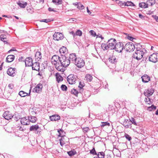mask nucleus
<instances>
[{"mask_svg": "<svg viewBox=\"0 0 158 158\" xmlns=\"http://www.w3.org/2000/svg\"><path fill=\"white\" fill-rule=\"evenodd\" d=\"M123 125L126 128H131V123L130 120L128 121V119H125L123 123Z\"/></svg>", "mask_w": 158, "mask_h": 158, "instance_id": "4468645a", "label": "nucleus"}, {"mask_svg": "<svg viewBox=\"0 0 158 158\" xmlns=\"http://www.w3.org/2000/svg\"><path fill=\"white\" fill-rule=\"evenodd\" d=\"M0 38L1 40L3 41L4 42H6H6V35H1L0 36Z\"/></svg>", "mask_w": 158, "mask_h": 158, "instance_id": "f704fd0d", "label": "nucleus"}, {"mask_svg": "<svg viewBox=\"0 0 158 158\" xmlns=\"http://www.w3.org/2000/svg\"><path fill=\"white\" fill-rule=\"evenodd\" d=\"M124 49H126L127 52H130L134 50L135 49V46L132 43L129 42L126 44Z\"/></svg>", "mask_w": 158, "mask_h": 158, "instance_id": "20e7f679", "label": "nucleus"}, {"mask_svg": "<svg viewBox=\"0 0 158 158\" xmlns=\"http://www.w3.org/2000/svg\"><path fill=\"white\" fill-rule=\"evenodd\" d=\"M42 58L41 53L40 52L37 51L36 52L35 55V58L36 61H40Z\"/></svg>", "mask_w": 158, "mask_h": 158, "instance_id": "aec40b11", "label": "nucleus"}, {"mask_svg": "<svg viewBox=\"0 0 158 158\" xmlns=\"http://www.w3.org/2000/svg\"><path fill=\"white\" fill-rule=\"evenodd\" d=\"M40 128L39 125L36 124L31 126L29 128V131H35L36 134H39L40 132V131H39V129H40Z\"/></svg>", "mask_w": 158, "mask_h": 158, "instance_id": "9b49d317", "label": "nucleus"}, {"mask_svg": "<svg viewBox=\"0 0 158 158\" xmlns=\"http://www.w3.org/2000/svg\"><path fill=\"white\" fill-rule=\"evenodd\" d=\"M56 81L58 82L62 81L63 80V78L62 77L59 75H56Z\"/></svg>", "mask_w": 158, "mask_h": 158, "instance_id": "473e14b6", "label": "nucleus"}, {"mask_svg": "<svg viewBox=\"0 0 158 158\" xmlns=\"http://www.w3.org/2000/svg\"><path fill=\"white\" fill-rule=\"evenodd\" d=\"M123 3L125 6H134L135 4L132 2L131 1H127V2H123Z\"/></svg>", "mask_w": 158, "mask_h": 158, "instance_id": "2f4dec72", "label": "nucleus"}, {"mask_svg": "<svg viewBox=\"0 0 158 158\" xmlns=\"http://www.w3.org/2000/svg\"><path fill=\"white\" fill-rule=\"evenodd\" d=\"M127 38L130 40L131 41H133L134 40H135V39L133 37H132L131 36L129 35H127Z\"/></svg>", "mask_w": 158, "mask_h": 158, "instance_id": "603ef678", "label": "nucleus"}, {"mask_svg": "<svg viewBox=\"0 0 158 158\" xmlns=\"http://www.w3.org/2000/svg\"><path fill=\"white\" fill-rule=\"evenodd\" d=\"M8 87L9 88L12 89L13 88L14 86L13 84H10L9 85Z\"/></svg>", "mask_w": 158, "mask_h": 158, "instance_id": "e2e57ef3", "label": "nucleus"}, {"mask_svg": "<svg viewBox=\"0 0 158 158\" xmlns=\"http://www.w3.org/2000/svg\"><path fill=\"white\" fill-rule=\"evenodd\" d=\"M18 129L20 130V131H25V129L24 128H23V127H18Z\"/></svg>", "mask_w": 158, "mask_h": 158, "instance_id": "052dcab7", "label": "nucleus"}, {"mask_svg": "<svg viewBox=\"0 0 158 158\" xmlns=\"http://www.w3.org/2000/svg\"><path fill=\"white\" fill-rule=\"evenodd\" d=\"M144 101L147 104H149L151 102L150 99L148 97L145 98Z\"/></svg>", "mask_w": 158, "mask_h": 158, "instance_id": "8fccbe9b", "label": "nucleus"}, {"mask_svg": "<svg viewBox=\"0 0 158 158\" xmlns=\"http://www.w3.org/2000/svg\"><path fill=\"white\" fill-rule=\"evenodd\" d=\"M74 63L79 68H82L85 65V62L83 59L79 57L77 58Z\"/></svg>", "mask_w": 158, "mask_h": 158, "instance_id": "39448f33", "label": "nucleus"}, {"mask_svg": "<svg viewBox=\"0 0 158 158\" xmlns=\"http://www.w3.org/2000/svg\"><path fill=\"white\" fill-rule=\"evenodd\" d=\"M87 13L88 14H90L91 13L89 10V9L88 8V7H87Z\"/></svg>", "mask_w": 158, "mask_h": 158, "instance_id": "338daca9", "label": "nucleus"}, {"mask_svg": "<svg viewBox=\"0 0 158 158\" xmlns=\"http://www.w3.org/2000/svg\"><path fill=\"white\" fill-rule=\"evenodd\" d=\"M105 158H111V157L110 155H107L105 157Z\"/></svg>", "mask_w": 158, "mask_h": 158, "instance_id": "774afa93", "label": "nucleus"}, {"mask_svg": "<svg viewBox=\"0 0 158 158\" xmlns=\"http://www.w3.org/2000/svg\"><path fill=\"white\" fill-rule=\"evenodd\" d=\"M71 93L73 94H74V95L77 96L78 93V92L75 89H73L71 90Z\"/></svg>", "mask_w": 158, "mask_h": 158, "instance_id": "a19ab883", "label": "nucleus"}, {"mask_svg": "<svg viewBox=\"0 0 158 158\" xmlns=\"http://www.w3.org/2000/svg\"><path fill=\"white\" fill-rule=\"evenodd\" d=\"M108 46L109 48L110 49H114L115 45L117 44L116 41L114 39H111L108 40Z\"/></svg>", "mask_w": 158, "mask_h": 158, "instance_id": "423d86ee", "label": "nucleus"}, {"mask_svg": "<svg viewBox=\"0 0 158 158\" xmlns=\"http://www.w3.org/2000/svg\"><path fill=\"white\" fill-rule=\"evenodd\" d=\"M90 33L91 35L94 37H95L96 35V33L94 31L91 30L90 31Z\"/></svg>", "mask_w": 158, "mask_h": 158, "instance_id": "4d7b16f0", "label": "nucleus"}, {"mask_svg": "<svg viewBox=\"0 0 158 158\" xmlns=\"http://www.w3.org/2000/svg\"><path fill=\"white\" fill-rule=\"evenodd\" d=\"M20 122L21 124L23 125H27L30 124V121H29L28 118H27L25 117L21 118Z\"/></svg>", "mask_w": 158, "mask_h": 158, "instance_id": "a211bd4d", "label": "nucleus"}, {"mask_svg": "<svg viewBox=\"0 0 158 158\" xmlns=\"http://www.w3.org/2000/svg\"><path fill=\"white\" fill-rule=\"evenodd\" d=\"M50 118L52 121H56L60 119V117L59 115H53L50 116Z\"/></svg>", "mask_w": 158, "mask_h": 158, "instance_id": "5701e85b", "label": "nucleus"}, {"mask_svg": "<svg viewBox=\"0 0 158 158\" xmlns=\"http://www.w3.org/2000/svg\"><path fill=\"white\" fill-rule=\"evenodd\" d=\"M61 88L63 91H66L67 89V87L64 85H62L61 86Z\"/></svg>", "mask_w": 158, "mask_h": 158, "instance_id": "49530a36", "label": "nucleus"}, {"mask_svg": "<svg viewBox=\"0 0 158 158\" xmlns=\"http://www.w3.org/2000/svg\"><path fill=\"white\" fill-rule=\"evenodd\" d=\"M110 123L107 122H102L101 124V125L102 127H104L106 126H110Z\"/></svg>", "mask_w": 158, "mask_h": 158, "instance_id": "09e8293b", "label": "nucleus"}, {"mask_svg": "<svg viewBox=\"0 0 158 158\" xmlns=\"http://www.w3.org/2000/svg\"><path fill=\"white\" fill-rule=\"evenodd\" d=\"M16 69L15 68H9L7 71V74L10 76H14L15 75V72Z\"/></svg>", "mask_w": 158, "mask_h": 158, "instance_id": "f8f14e48", "label": "nucleus"}, {"mask_svg": "<svg viewBox=\"0 0 158 158\" xmlns=\"http://www.w3.org/2000/svg\"><path fill=\"white\" fill-rule=\"evenodd\" d=\"M84 86V83L83 82H81V81L80 82L78 87L80 88V89H82Z\"/></svg>", "mask_w": 158, "mask_h": 158, "instance_id": "5fc2aeb1", "label": "nucleus"}, {"mask_svg": "<svg viewBox=\"0 0 158 158\" xmlns=\"http://www.w3.org/2000/svg\"><path fill=\"white\" fill-rule=\"evenodd\" d=\"M156 109V106L152 105L151 106L148 108V110L149 111H152V110H155Z\"/></svg>", "mask_w": 158, "mask_h": 158, "instance_id": "c03bdc74", "label": "nucleus"}, {"mask_svg": "<svg viewBox=\"0 0 158 158\" xmlns=\"http://www.w3.org/2000/svg\"><path fill=\"white\" fill-rule=\"evenodd\" d=\"M77 59L76 55L75 53H72L69 55V60L70 61V62H72L74 63Z\"/></svg>", "mask_w": 158, "mask_h": 158, "instance_id": "dca6fc26", "label": "nucleus"}, {"mask_svg": "<svg viewBox=\"0 0 158 158\" xmlns=\"http://www.w3.org/2000/svg\"><path fill=\"white\" fill-rule=\"evenodd\" d=\"M76 34L77 35L81 36L82 35V32L81 30H78L76 31Z\"/></svg>", "mask_w": 158, "mask_h": 158, "instance_id": "864d4df0", "label": "nucleus"}, {"mask_svg": "<svg viewBox=\"0 0 158 158\" xmlns=\"http://www.w3.org/2000/svg\"><path fill=\"white\" fill-rule=\"evenodd\" d=\"M89 128L88 127H86L83 128V131L85 133L89 131Z\"/></svg>", "mask_w": 158, "mask_h": 158, "instance_id": "6e6d98bb", "label": "nucleus"}, {"mask_svg": "<svg viewBox=\"0 0 158 158\" xmlns=\"http://www.w3.org/2000/svg\"><path fill=\"white\" fill-rule=\"evenodd\" d=\"M125 136L126 139L129 141H130L131 139V137L127 134H125Z\"/></svg>", "mask_w": 158, "mask_h": 158, "instance_id": "3c124183", "label": "nucleus"}, {"mask_svg": "<svg viewBox=\"0 0 158 158\" xmlns=\"http://www.w3.org/2000/svg\"><path fill=\"white\" fill-rule=\"evenodd\" d=\"M18 5L21 7L22 8H25L27 5V3L23 2H22L19 1L17 2Z\"/></svg>", "mask_w": 158, "mask_h": 158, "instance_id": "bb28decb", "label": "nucleus"}, {"mask_svg": "<svg viewBox=\"0 0 158 158\" xmlns=\"http://www.w3.org/2000/svg\"><path fill=\"white\" fill-rule=\"evenodd\" d=\"M27 10L28 11V12L29 13H32L33 12V11L32 10H31L30 8H27Z\"/></svg>", "mask_w": 158, "mask_h": 158, "instance_id": "bf43d9fd", "label": "nucleus"}, {"mask_svg": "<svg viewBox=\"0 0 158 158\" xmlns=\"http://www.w3.org/2000/svg\"><path fill=\"white\" fill-rule=\"evenodd\" d=\"M32 59L30 57H28L26 59L25 64L26 66H31L32 64Z\"/></svg>", "mask_w": 158, "mask_h": 158, "instance_id": "f3484780", "label": "nucleus"}, {"mask_svg": "<svg viewBox=\"0 0 158 158\" xmlns=\"http://www.w3.org/2000/svg\"><path fill=\"white\" fill-rule=\"evenodd\" d=\"M3 117L6 119L7 120L11 119L13 116L10 112L9 111H5L3 114Z\"/></svg>", "mask_w": 158, "mask_h": 158, "instance_id": "ddd939ff", "label": "nucleus"}, {"mask_svg": "<svg viewBox=\"0 0 158 158\" xmlns=\"http://www.w3.org/2000/svg\"><path fill=\"white\" fill-rule=\"evenodd\" d=\"M15 59V56L13 55H9L6 58V61L8 62H12Z\"/></svg>", "mask_w": 158, "mask_h": 158, "instance_id": "b1692460", "label": "nucleus"}, {"mask_svg": "<svg viewBox=\"0 0 158 158\" xmlns=\"http://www.w3.org/2000/svg\"><path fill=\"white\" fill-rule=\"evenodd\" d=\"M67 81L69 84H73L76 81V77L74 75L71 74L67 77Z\"/></svg>", "mask_w": 158, "mask_h": 158, "instance_id": "9d476101", "label": "nucleus"}, {"mask_svg": "<svg viewBox=\"0 0 158 158\" xmlns=\"http://www.w3.org/2000/svg\"><path fill=\"white\" fill-rule=\"evenodd\" d=\"M67 51L66 48L64 46H63L59 49V52L60 53H64Z\"/></svg>", "mask_w": 158, "mask_h": 158, "instance_id": "7c9ffc66", "label": "nucleus"}, {"mask_svg": "<svg viewBox=\"0 0 158 158\" xmlns=\"http://www.w3.org/2000/svg\"><path fill=\"white\" fill-rule=\"evenodd\" d=\"M53 39L56 40H62L63 39V35L62 33L60 32H56L53 35Z\"/></svg>", "mask_w": 158, "mask_h": 158, "instance_id": "1a4fd4ad", "label": "nucleus"}, {"mask_svg": "<svg viewBox=\"0 0 158 158\" xmlns=\"http://www.w3.org/2000/svg\"><path fill=\"white\" fill-rule=\"evenodd\" d=\"M48 10L49 11H55L54 10V9L52 8L51 7H49L48 8Z\"/></svg>", "mask_w": 158, "mask_h": 158, "instance_id": "0e129e2a", "label": "nucleus"}, {"mask_svg": "<svg viewBox=\"0 0 158 158\" xmlns=\"http://www.w3.org/2000/svg\"><path fill=\"white\" fill-rule=\"evenodd\" d=\"M143 82L144 83L148 82L150 80V77L147 75H144L141 77Z\"/></svg>", "mask_w": 158, "mask_h": 158, "instance_id": "4be33fe9", "label": "nucleus"}, {"mask_svg": "<svg viewBox=\"0 0 158 158\" xmlns=\"http://www.w3.org/2000/svg\"><path fill=\"white\" fill-rule=\"evenodd\" d=\"M97 155L98 158H104L105 157V153L102 152H98Z\"/></svg>", "mask_w": 158, "mask_h": 158, "instance_id": "c9c22d12", "label": "nucleus"}, {"mask_svg": "<svg viewBox=\"0 0 158 158\" xmlns=\"http://www.w3.org/2000/svg\"><path fill=\"white\" fill-rule=\"evenodd\" d=\"M57 131H58V132L59 133V135H58V136L59 137H61V136H62L61 135V133H62L63 132L61 130V129H60V130L58 129V130Z\"/></svg>", "mask_w": 158, "mask_h": 158, "instance_id": "13d9d810", "label": "nucleus"}, {"mask_svg": "<svg viewBox=\"0 0 158 158\" xmlns=\"http://www.w3.org/2000/svg\"><path fill=\"white\" fill-rule=\"evenodd\" d=\"M52 2L57 5L61 4L62 2V0H52Z\"/></svg>", "mask_w": 158, "mask_h": 158, "instance_id": "72a5a7b5", "label": "nucleus"}, {"mask_svg": "<svg viewBox=\"0 0 158 158\" xmlns=\"http://www.w3.org/2000/svg\"><path fill=\"white\" fill-rule=\"evenodd\" d=\"M152 17L156 22H158V17L156 15H152Z\"/></svg>", "mask_w": 158, "mask_h": 158, "instance_id": "680f3d73", "label": "nucleus"}, {"mask_svg": "<svg viewBox=\"0 0 158 158\" xmlns=\"http://www.w3.org/2000/svg\"><path fill=\"white\" fill-rule=\"evenodd\" d=\"M130 122H131V124H133L136 126V128H137V127L138 126V123L136 122L135 119L133 117H131V119H130Z\"/></svg>", "mask_w": 158, "mask_h": 158, "instance_id": "c85d7f7f", "label": "nucleus"}, {"mask_svg": "<svg viewBox=\"0 0 158 158\" xmlns=\"http://www.w3.org/2000/svg\"><path fill=\"white\" fill-rule=\"evenodd\" d=\"M154 93V90L152 89H148L146 92H145L144 94L146 96H150L152 95Z\"/></svg>", "mask_w": 158, "mask_h": 158, "instance_id": "412c9836", "label": "nucleus"}, {"mask_svg": "<svg viewBox=\"0 0 158 158\" xmlns=\"http://www.w3.org/2000/svg\"><path fill=\"white\" fill-rule=\"evenodd\" d=\"M90 153L93 155H97V153L94 148H93L90 151Z\"/></svg>", "mask_w": 158, "mask_h": 158, "instance_id": "a18cd8bd", "label": "nucleus"}, {"mask_svg": "<svg viewBox=\"0 0 158 158\" xmlns=\"http://www.w3.org/2000/svg\"><path fill=\"white\" fill-rule=\"evenodd\" d=\"M42 85L41 84H39L33 89V92L39 93H40L42 88Z\"/></svg>", "mask_w": 158, "mask_h": 158, "instance_id": "2eb2a0df", "label": "nucleus"}, {"mask_svg": "<svg viewBox=\"0 0 158 158\" xmlns=\"http://www.w3.org/2000/svg\"><path fill=\"white\" fill-rule=\"evenodd\" d=\"M123 48V44L122 42H118L116 44L114 49L116 51L119 53L122 52Z\"/></svg>", "mask_w": 158, "mask_h": 158, "instance_id": "0eeeda50", "label": "nucleus"}, {"mask_svg": "<svg viewBox=\"0 0 158 158\" xmlns=\"http://www.w3.org/2000/svg\"><path fill=\"white\" fill-rule=\"evenodd\" d=\"M139 6L141 8H145L148 7V4L142 2L139 4Z\"/></svg>", "mask_w": 158, "mask_h": 158, "instance_id": "c756f323", "label": "nucleus"}, {"mask_svg": "<svg viewBox=\"0 0 158 158\" xmlns=\"http://www.w3.org/2000/svg\"><path fill=\"white\" fill-rule=\"evenodd\" d=\"M53 20L51 19H43L40 21L41 22H44L46 23H48V22H50L51 21H52Z\"/></svg>", "mask_w": 158, "mask_h": 158, "instance_id": "37998d69", "label": "nucleus"}, {"mask_svg": "<svg viewBox=\"0 0 158 158\" xmlns=\"http://www.w3.org/2000/svg\"><path fill=\"white\" fill-rule=\"evenodd\" d=\"M76 153V152L75 151H70L69 152H68V155L70 156H73L74 155H75Z\"/></svg>", "mask_w": 158, "mask_h": 158, "instance_id": "ea45409f", "label": "nucleus"}, {"mask_svg": "<svg viewBox=\"0 0 158 158\" xmlns=\"http://www.w3.org/2000/svg\"><path fill=\"white\" fill-rule=\"evenodd\" d=\"M85 78L86 80L88 81H91L93 77L91 75L87 74L86 75Z\"/></svg>", "mask_w": 158, "mask_h": 158, "instance_id": "4c0bfd02", "label": "nucleus"}, {"mask_svg": "<svg viewBox=\"0 0 158 158\" xmlns=\"http://www.w3.org/2000/svg\"><path fill=\"white\" fill-rule=\"evenodd\" d=\"M60 58L57 55H54L53 56L51 59L52 63V64L55 65L56 68L57 70L59 67V63L60 61Z\"/></svg>", "mask_w": 158, "mask_h": 158, "instance_id": "7ed1b4c3", "label": "nucleus"}, {"mask_svg": "<svg viewBox=\"0 0 158 158\" xmlns=\"http://www.w3.org/2000/svg\"><path fill=\"white\" fill-rule=\"evenodd\" d=\"M149 61L156 63L158 61V53H153L149 57Z\"/></svg>", "mask_w": 158, "mask_h": 158, "instance_id": "6e6552de", "label": "nucleus"}, {"mask_svg": "<svg viewBox=\"0 0 158 158\" xmlns=\"http://www.w3.org/2000/svg\"><path fill=\"white\" fill-rule=\"evenodd\" d=\"M101 47L104 50H107L109 49L108 44H101Z\"/></svg>", "mask_w": 158, "mask_h": 158, "instance_id": "58836bf2", "label": "nucleus"}, {"mask_svg": "<svg viewBox=\"0 0 158 158\" xmlns=\"http://www.w3.org/2000/svg\"><path fill=\"white\" fill-rule=\"evenodd\" d=\"M32 69L33 70L36 71H39L40 70V64L38 62H35L32 63Z\"/></svg>", "mask_w": 158, "mask_h": 158, "instance_id": "6ab92c4d", "label": "nucleus"}, {"mask_svg": "<svg viewBox=\"0 0 158 158\" xmlns=\"http://www.w3.org/2000/svg\"><path fill=\"white\" fill-rule=\"evenodd\" d=\"M31 89L29 90V93L28 94L23 91H21L19 93V95L21 97H25L27 96H29L30 94Z\"/></svg>", "mask_w": 158, "mask_h": 158, "instance_id": "393cba45", "label": "nucleus"}, {"mask_svg": "<svg viewBox=\"0 0 158 158\" xmlns=\"http://www.w3.org/2000/svg\"><path fill=\"white\" fill-rule=\"evenodd\" d=\"M77 8L79 9L82 10L84 8V6L81 3H79V4Z\"/></svg>", "mask_w": 158, "mask_h": 158, "instance_id": "de8ad7c7", "label": "nucleus"}, {"mask_svg": "<svg viewBox=\"0 0 158 158\" xmlns=\"http://www.w3.org/2000/svg\"><path fill=\"white\" fill-rule=\"evenodd\" d=\"M144 52L140 48H136L135 53L133 54L132 57L134 58L139 60L143 57Z\"/></svg>", "mask_w": 158, "mask_h": 158, "instance_id": "f03ea898", "label": "nucleus"}, {"mask_svg": "<svg viewBox=\"0 0 158 158\" xmlns=\"http://www.w3.org/2000/svg\"><path fill=\"white\" fill-rule=\"evenodd\" d=\"M70 64V61L69 58L64 56L62 55L60 58V61L59 64L60 66H59L57 70L60 71H63L64 68L67 67Z\"/></svg>", "mask_w": 158, "mask_h": 158, "instance_id": "f257e3e1", "label": "nucleus"}, {"mask_svg": "<svg viewBox=\"0 0 158 158\" xmlns=\"http://www.w3.org/2000/svg\"><path fill=\"white\" fill-rule=\"evenodd\" d=\"M28 118L30 122L33 123H35L37 119L36 117L31 116H28Z\"/></svg>", "mask_w": 158, "mask_h": 158, "instance_id": "a878e982", "label": "nucleus"}, {"mask_svg": "<svg viewBox=\"0 0 158 158\" xmlns=\"http://www.w3.org/2000/svg\"><path fill=\"white\" fill-rule=\"evenodd\" d=\"M109 61L111 63H114L117 61L116 59L115 56H113L109 59Z\"/></svg>", "mask_w": 158, "mask_h": 158, "instance_id": "e433bc0d", "label": "nucleus"}, {"mask_svg": "<svg viewBox=\"0 0 158 158\" xmlns=\"http://www.w3.org/2000/svg\"><path fill=\"white\" fill-rule=\"evenodd\" d=\"M13 117L12 118H13L16 121H18L19 119L20 118L19 116H18V115H17L16 114H15L13 115H12Z\"/></svg>", "mask_w": 158, "mask_h": 158, "instance_id": "79ce46f5", "label": "nucleus"}, {"mask_svg": "<svg viewBox=\"0 0 158 158\" xmlns=\"http://www.w3.org/2000/svg\"><path fill=\"white\" fill-rule=\"evenodd\" d=\"M139 17L141 19H143L144 18V16L140 14L139 15Z\"/></svg>", "mask_w": 158, "mask_h": 158, "instance_id": "69168bd1", "label": "nucleus"}, {"mask_svg": "<svg viewBox=\"0 0 158 158\" xmlns=\"http://www.w3.org/2000/svg\"><path fill=\"white\" fill-rule=\"evenodd\" d=\"M61 137V138L59 140L60 145L61 146H62L65 143V139L66 138H67L65 136H63Z\"/></svg>", "mask_w": 158, "mask_h": 158, "instance_id": "cd10ccee", "label": "nucleus"}]
</instances>
